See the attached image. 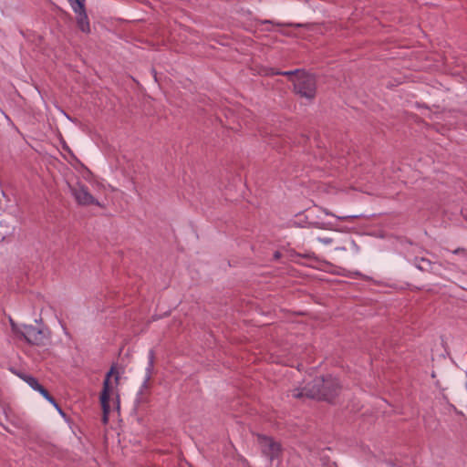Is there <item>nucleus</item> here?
Wrapping results in <instances>:
<instances>
[{"mask_svg":"<svg viewBox=\"0 0 467 467\" xmlns=\"http://www.w3.org/2000/svg\"><path fill=\"white\" fill-rule=\"evenodd\" d=\"M385 463L390 467H394L395 463L392 461H385Z\"/></svg>","mask_w":467,"mask_h":467,"instance_id":"nucleus-18","label":"nucleus"},{"mask_svg":"<svg viewBox=\"0 0 467 467\" xmlns=\"http://www.w3.org/2000/svg\"><path fill=\"white\" fill-rule=\"evenodd\" d=\"M302 71H303L302 69H296V70H291V71H275V72H273L272 74L286 76V77H291V76L296 75V77H297L298 75H300L302 73Z\"/></svg>","mask_w":467,"mask_h":467,"instance_id":"nucleus-14","label":"nucleus"},{"mask_svg":"<svg viewBox=\"0 0 467 467\" xmlns=\"http://www.w3.org/2000/svg\"><path fill=\"white\" fill-rule=\"evenodd\" d=\"M341 384L331 375L315 378L303 388L294 389L292 396L295 399L308 398L332 402L341 391Z\"/></svg>","mask_w":467,"mask_h":467,"instance_id":"nucleus-1","label":"nucleus"},{"mask_svg":"<svg viewBox=\"0 0 467 467\" xmlns=\"http://www.w3.org/2000/svg\"><path fill=\"white\" fill-rule=\"evenodd\" d=\"M62 148H63V150H67V152L72 153L71 150H70V149H69V147L66 144V142H65V141L63 142Z\"/></svg>","mask_w":467,"mask_h":467,"instance_id":"nucleus-17","label":"nucleus"},{"mask_svg":"<svg viewBox=\"0 0 467 467\" xmlns=\"http://www.w3.org/2000/svg\"><path fill=\"white\" fill-rule=\"evenodd\" d=\"M74 12L77 14V25L80 31L83 33H89L90 32V26L88 17L86 12L85 5L82 9H73Z\"/></svg>","mask_w":467,"mask_h":467,"instance_id":"nucleus-6","label":"nucleus"},{"mask_svg":"<svg viewBox=\"0 0 467 467\" xmlns=\"http://www.w3.org/2000/svg\"><path fill=\"white\" fill-rule=\"evenodd\" d=\"M321 241H322L323 243H325V244H330L332 240H331V239H329V238H324V239H321Z\"/></svg>","mask_w":467,"mask_h":467,"instance_id":"nucleus-19","label":"nucleus"},{"mask_svg":"<svg viewBox=\"0 0 467 467\" xmlns=\"http://www.w3.org/2000/svg\"><path fill=\"white\" fill-rule=\"evenodd\" d=\"M154 360H155V353L151 349L149 352V362H148V366L146 368V376H145L144 382L142 384V388H148V382L150 381V379L151 378V374H152L153 368H154Z\"/></svg>","mask_w":467,"mask_h":467,"instance_id":"nucleus-8","label":"nucleus"},{"mask_svg":"<svg viewBox=\"0 0 467 467\" xmlns=\"http://www.w3.org/2000/svg\"><path fill=\"white\" fill-rule=\"evenodd\" d=\"M73 9H82L85 5V0H68Z\"/></svg>","mask_w":467,"mask_h":467,"instance_id":"nucleus-16","label":"nucleus"},{"mask_svg":"<svg viewBox=\"0 0 467 467\" xmlns=\"http://www.w3.org/2000/svg\"><path fill=\"white\" fill-rule=\"evenodd\" d=\"M257 23L261 24V25H274V26H294V27H303L305 26L304 24H299V23H287V24H285V23H280V22H275L273 20H268V19H265V20H261V19H256Z\"/></svg>","mask_w":467,"mask_h":467,"instance_id":"nucleus-12","label":"nucleus"},{"mask_svg":"<svg viewBox=\"0 0 467 467\" xmlns=\"http://www.w3.org/2000/svg\"><path fill=\"white\" fill-rule=\"evenodd\" d=\"M275 257H279V256H280L279 252H276V253L275 254Z\"/></svg>","mask_w":467,"mask_h":467,"instance_id":"nucleus-23","label":"nucleus"},{"mask_svg":"<svg viewBox=\"0 0 467 467\" xmlns=\"http://www.w3.org/2000/svg\"><path fill=\"white\" fill-rule=\"evenodd\" d=\"M21 339H25L30 345L45 347L50 342V331L41 322L37 326L23 325Z\"/></svg>","mask_w":467,"mask_h":467,"instance_id":"nucleus-2","label":"nucleus"},{"mask_svg":"<svg viewBox=\"0 0 467 467\" xmlns=\"http://www.w3.org/2000/svg\"><path fill=\"white\" fill-rule=\"evenodd\" d=\"M258 443L261 447L262 453L267 457L271 462L278 458L281 454V444L275 441L271 437L258 434Z\"/></svg>","mask_w":467,"mask_h":467,"instance_id":"nucleus-5","label":"nucleus"},{"mask_svg":"<svg viewBox=\"0 0 467 467\" xmlns=\"http://www.w3.org/2000/svg\"><path fill=\"white\" fill-rule=\"evenodd\" d=\"M108 415L109 414H103V418H102V420L104 423H107L108 422Z\"/></svg>","mask_w":467,"mask_h":467,"instance_id":"nucleus-21","label":"nucleus"},{"mask_svg":"<svg viewBox=\"0 0 467 467\" xmlns=\"http://www.w3.org/2000/svg\"><path fill=\"white\" fill-rule=\"evenodd\" d=\"M109 398H110V392H108L106 390L101 391L99 400H100L103 414H109L110 411Z\"/></svg>","mask_w":467,"mask_h":467,"instance_id":"nucleus-11","label":"nucleus"},{"mask_svg":"<svg viewBox=\"0 0 467 467\" xmlns=\"http://www.w3.org/2000/svg\"><path fill=\"white\" fill-rule=\"evenodd\" d=\"M294 90L301 98L309 100L315 99L317 94V80L314 75L302 71L294 82Z\"/></svg>","mask_w":467,"mask_h":467,"instance_id":"nucleus-3","label":"nucleus"},{"mask_svg":"<svg viewBox=\"0 0 467 467\" xmlns=\"http://www.w3.org/2000/svg\"><path fill=\"white\" fill-rule=\"evenodd\" d=\"M358 216L357 215H354V216H345V217H339V219L341 220H347L348 218H357Z\"/></svg>","mask_w":467,"mask_h":467,"instance_id":"nucleus-20","label":"nucleus"},{"mask_svg":"<svg viewBox=\"0 0 467 467\" xmlns=\"http://www.w3.org/2000/svg\"><path fill=\"white\" fill-rule=\"evenodd\" d=\"M69 190L78 205H97L101 207L99 202L93 197L88 192V187L84 184L77 183L76 185H69Z\"/></svg>","mask_w":467,"mask_h":467,"instance_id":"nucleus-4","label":"nucleus"},{"mask_svg":"<svg viewBox=\"0 0 467 467\" xmlns=\"http://www.w3.org/2000/svg\"><path fill=\"white\" fill-rule=\"evenodd\" d=\"M37 391L51 404H53L58 411L63 414V411L58 407V404L57 403L56 400L49 394V392L41 385V387L37 389Z\"/></svg>","mask_w":467,"mask_h":467,"instance_id":"nucleus-13","label":"nucleus"},{"mask_svg":"<svg viewBox=\"0 0 467 467\" xmlns=\"http://www.w3.org/2000/svg\"><path fill=\"white\" fill-rule=\"evenodd\" d=\"M113 374H115V381H116V383L117 384L119 383V373L116 370V367L112 366L110 368L109 371L106 374V377H105L104 381H103V389H102V390H106L108 392L111 391L110 378H111V376Z\"/></svg>","mask_w":467,"mask_h":467,"instance_id":"nucleus-9","label":"nucleus"},{"mask_svg":"<svg viewBox=\"0 0 467 467\" xmlns=\"http://www.w3.org/2000/svg\"><path fill=\"white\" fill-rule=\"evenodd\" d=\"M460 251H461V249H460V248H458V249H456V250H454V251H453V254H458Z\"/></svg>","mask_w":467,"mask_h":467,"instance_id":"nucleus-22","label":"nucleus"},{"mask_svg":"<svg viewBox=\"0 0 467 467\" xmlns=\"http://www.w3.org/2000/svg\"><path fill=\"white\" fill-rule=\"evenodd\" d=\"M414 265L420 271L430 272L431 270L432 263L424 257H415Z\"/></svg>","mask_w":467,"mask_h":467,"instance_id":"nucleus-10","label":"nucleus"},{"mask_svg":"<svg viewBox=\"0 0 467 467\" xmlns=\"http://www.w3.org/2000/svg\"><path fill=\"white\" fill-rule=\"evenodd\" d=\"M11 371L26 382L33 389L37 390L41 387L36 378L14 368H11Z\"/></svg>","mask_w":467,"mask_h":467,"instance_id":"nucleus-7","label":"nucleus"},{"mask_svg":"<svg viewBox=\"0 0 467 467\" xmlns=\"http://www.w3.org/2000/svg\"><path fill=\"white\" fill-rule=\"evenodd\" d=\"M10 324H11L12 331L16 335V337L21 338V332L23 331V326L20 327L13 320H10Z\"/></svg>","mask_w":467,"mask_h":467,"instance_id":"nucleus-15","label":"nucleus"}]
</instances>
